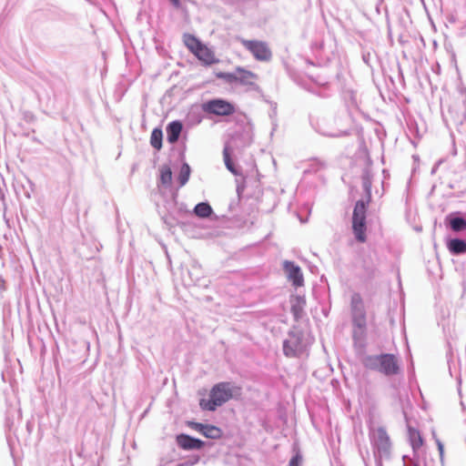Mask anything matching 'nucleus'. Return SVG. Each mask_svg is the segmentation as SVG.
Returning <instances> with one entry per match:
<instances>
[{
	"instance_id": "nucleus-21",
	"label": "nucleus",
	"mask_w": 466,
	"mask_h": 466,
	"mask_svg": "<svg viewBox=\"0 0 466 466\" xmlns=\"http://www.w3.org/2000/svg\"><path fill=\"white\" fill-rule=\"evenodd\" d=\"M194 214L198 218H207L213 214V209L208 202H200L195 206Z\"/></svg>"
},
{
	"instance_id": "nucleus-30",
	"label": "nucleus",
	"mask_w": 466,
	"mask_h": 466,
	"mask_svg": "<svg viewBox=\"0 0 466 466\" xmlns=\"http://www.w3.org/2000/svg\"><path fill=\"white\" fill-rule=\"evenodd\" d=\"M302 455L298 451L289 460V466H301Z\"/></svg>"
},
{
	"instance_id": "nucleus-12",
	"label": "nucleus",
	"mask_w": 466,
	"mask_h": 466,
	"mask_svg": "<svg viewBox=\"0 0 466 466\" xmlns=\"http://www.w3.org/2000/svg\"><path fill=\"white\" fill-rule=\"evenodd\" d=\"M177 443L178 447L187 451L200 450L204 446L201 440L184 433L177 436Z\"/></svg>"
},
{
	"instance_id": "nucleus-41",
	"label": "nucleus",
	"mask_w": 466,
	"mask_h": 466,
	"mask_svg": "<svg viewBox=\"0 0 466 466\" xmlns=\"http://www.w3.org/2000/svg\"><path fill=\"white\" fill-rule=\"evenodd\" d=\"M6 425H7L9 428L11 427V425H10V423H9V418H7V419H6Z\"/></svg>"
},
{
	"instance_id": "nucleus-38",
	"label": "nucleus",
	"mask_w": 466,
	"mask_h": 466,
	"mask_svg": "<svg viewBox=\"0 0 466 466\" xmlns=\"http://www.w3.org/2000/svg\"><path fill=\"white\" fill-rule=\"evenodd\" d=\"M28 183H29L30 187H31V191H34V187H35L34 183L32 181H30V180H28Z\"/></svg>"
},
{
	"instance_id": "nucleus-25",
	"label": "nucleus",
	"mask_w": 466,
	"mask_h": 466,
	"mask_svg": "<svg viewBox=\"0 0 466 466\" xmlns=\"http://www.w3.org/2000/svg\"><path fill=\"white\" fill-rule=\"evenodd\" d=\"M234 152L228 151V149H223V158L225 162L226 167L234 175H238L239 170L237 165L233 162L231 158V154Z\"/></svg>"
},
{
	"instance_id": "nucleus-36",
	"label": "nucleus",
	"mask_w": 466,
	"mask_h": 466,
	"mask_svg": "<svg viewBox=\"0 0 466 466\" xmlns=\"http://www.w3.org/2000/svg\"><path fill=\"white\" fill-rule=\"evenodd\" d=\"M292 350V349L289 346V341H288V340H284V342H283V350Z\"/></svg>"
},
{
	"instance_id": "nucleus-10",
	"label": "nucleus",
	"mask_w": 466,
	"mask_h": 466,
	"mask_svg": "<svg viewBox=\"0 0 466 466\" xmlns=\"http://www.w3.org/2000/svg\"><path fill=\"white\" fill-rule=\"evenodd\" d=\"M218 77L224 79L228 84L238 83L251 88L257 87L255 83L257 75L243 68H238L234 73H220Z\"/></svg>"
},
{
	"instance_id": "nucleus-26",
	"label": "nucleus",
	"mask_w": 466,
	"mask_h": 466,
	"mask_svg": "<svg viewBox=\"0 0 466 466\" xmlns=\"http://www.w3.org/2000/svg\"><path fill=\"white\" fill-rule=\"evenodd\" d=\"M162 139H163V132L160 128H154L151 137H150V144L151 146L159 150L162 147Z\"/></svg>"
},
{
	"instance_id": "nucleus-20",
	"label": "nucleus",
	"mask_w": 466,
	"mask_h": 466,
	"mask_svg": "<svg viewBox=\"0 0 466 466\" xmlns=\"http://www.w3.org/2000/svg\"><path fill=\"white\" fill-rule=\"evenodd\" d=\"M194 55L202 62L207 65H211L214 63V55L210 49H208L203 44L195 51Z\"/></svg>"
},
{
	"instance_id": "nucleus-42",
	"label": "nucleus",
	"mask_w": 466,
	"mask_h": 466,
	"mask_svg": "<svg viewBox=\"0 0 466 466\" xmlns=\"http://www.w3.org/2000/svg\"><path fill=\"white\" fill-rule=\"evenodd\" d=\"M404 339H405V343H406V348H407V350H409V345H408V343H407V339H406V337L404 338Z\"/></svg>"
},
{
	"instance_id": "nucleus-31",
	"label": "nucleus",
	"mask_w": 466,
	"mask_h": 466,
	"mask_svg": "<svg viewBox=\"0 0 466 466\" xmlns=\"http://www.w3.org/2000/svg\"><path fill=\"white\" fill-rule=\"evenodd\" d=\"M362 61L370 67H371V53L369 50L363 49L361 52Z\"/></svg>"
},
{
	"instance_id": "nucleus-33",
	"label": "nucleus",
	"mask_w": 466,
	"mask_h": 466,
	"mask_svg": "<svg viewBox=\"0 0 466 466\" xmlns=\"http://www.w3.org/2000/svg\"><path fill=\"white\" fill-rule=\"evenodd\" d=\"M433 439L435 440L436 445L438 447V451L440 453L441 461H443L444 456V446L443 443L437 438L436 434L433 432Z\"/></svg>"
},
{
	"instance_id": "nucleus-28",
	"label": "nucleus",
	"mask_w": 466,
	"mask_h": 466,
	"mask_svg": "<svg viewBox=\"0 0 466 466\" xmlns=\"http://www.w3.org/2000/svg\"><path fill=\"white\" fill-rule=\"evenodd\" d=\"M188 275L192 279V280L195 281V283L197 284L200 280V277L202 275L200 266H198L196 263L193 264L190 269H188Z\"/></svg>"
},
{
	"instance_id": "nucleus-6",
	"label": "nucleus",
	"mask_w": 466,
	"mask_h": 466,
	"mask_svg": "<svg viewBox=\"0 0 466 466\" xmlns=\"http://www.w3.org/2000/svg\"><path fill=\"white\" fill-rule=\"evenodd\" d=\"M366 210L367 204L364 200H358L352 214V230L355 238L363 243L366 241Z\"/></svg>"
},
{
	"instance_id": "nucleus-22",
	"label": "nucleus",
	"mask_w": 466,
	"mask_h": 466,
	"mask_svg": "<svg viewBox=\"0 0 466 466\" xmlns=\"http://www.w3.org/2000/svg\"><path fill=\"white\" fill-rule=\"evenodd\" d=\"M160 176H159V185H162L166 187H169L172 182V171L168 166H163L160 168Z\"/></svg>"
},
{
	"instance_id": "nucleus-39",
	"label": "nucleus",
	"mask_w": 466,
	"mask_h": 466,
	"mask_svg": "<svg viewBox=\"0 0 466 466\" xmlns=\"http://www.w3.org/2000/svg\"><path fill=\"white\" fill-rule=\"evenodd\" d=\"M25 196L27 198H31V193L29 191H25Z\"/></svg>"
},
{
	"instance_id": "nucleus-23",
	"label": "nucleus",
	"mask_w": 466,
	"mask_h": 466,
	"mask_svg": "<svg viewBox=\"0 0 466 466\" xmlns=\"http://www.w3.org/2000/svg\"><path fill=\"white\" fill-rule=\"evenodd\" d=\"M185 46L192 52L193 54L198 48L202 45V43L193 35L185 34L183 36Z\"/></svg>"
},
{
	"instance_id": "nucleus-14",
	"label": "nucleus",
	"mask_w": 466,
	"mask_h": 466,
	"mask_svg": "<svg viewBox=\"0 0 466 466\" xmlns=\"http://www.w3.org/2000/svg\"><path fill=\"white\" fill-rule=\"evenodd\" d=\"M191 427L208 439H219L222 434V431L218 427L209 424L191 422Z\"/></svg>"
},
{
	"instance_id": "nucleus-8",
	"label": "nucleus",
	"mask_w": 466,
	"mask_h": 466,
	"mask_svg": "<svg viewBox=\"0 0 466 466\" xmlns=\"http://www.w3.org/2000/svg\"><path fill=\"white\" fill-rule=\"evenodd\" d=\"M374 456L380 461L388 458L390 451V437L383 427H379L371 436Z\"/></svg>"
},
{
	"instance_id": "nucleus-40",
	"label": "nucleus",
	"mask_w": 466,
	"mask_h": 466,
	"mask_svg": "<svg viewBox=\"0 0 466 466\" xmlns=\"http://www.w3.org/2000/svg\"><path fill=\"white\" fill-rule=\"evenodd\" d=\"M451 357H452V352H451V351H450V352H449V355H448V361H450V359H451Z\"/></svg>"
},
{
	"instance_id": "nucleus-18",
	"label": "nucleus",
	"mask_w": 466,
	"mask_h": 466,
	"mask_svg": "<svg viewBox=\"0 0 466 466\" xmlns=\"http://www.w3.org/2000/svg\"><path fill=\"white\" fill-rule=\"evenodd\" d=\"M448 248L452 255H461L466 253V240L461 238H451L448 241Z\"/></svg>"
},
{
	"instance_id": "nucleus-16",
	"label": "nucleus",
	"mask_w": 466,
	"mask_h": 466,
	"mask_svg": "<svg viewBox=\"0 0 466 466\" xmlns=\"http://www.w3.org/2000/svg\"><path fill=\"white\" fill-rule=\"evenodd\" d=\"M305 305L306 300L302 296H295L291 299V313L295 320L298 321L303 317Z\"/></svg>"
},
{
	"instance_id": "nucleus-1",
	"label": "nucleus",
	"mask_w": 466,
	"mask_h": 466,
	"mask_svg": "<svg viewBox=\"0 0 466 466\" xmlns=\"http://www.w3.org/2000/svg\"><path fill=\"white\" fill-rule=\"evenodd\" d=\"M351 337L356 350H365L376 340L374 329L368 325L364 301L360 293L350 299Z\"/></svg>"
},
{
	"instance_id": "nucleus-35",
	"label": "nucleus",
	"mask_w": 466,
	"mask_h": 466,
	"mask_svg": "<svg viewBox=\"0 0 466 466\" xmlns=\"http://www.w3.org/2000/svg\"><path fill=\"white\" fill-rule=\"evenodd\" d=\"M170 2L172 3V5L175 7H179L180 6V0H170Z\"/></svg>"
},
{
	"instance_id": "nucleus-5",
	"label": "nucleus",
	"mask_w": 466,
	"mask_h": 466,
	"mask_svg": "<svg viewBox=\"0 0 466 466\" xmlns=\"http://www.w3.org/2000/svg\"><path fill=\"white\" fill-rule=\"evenodd\" d=\"M340 119L320 117L312 122L315 130L322 136L329 137H341L350 135V132L340 127Z\"/></svg>"
},
{
	"instance_id": "nucleus-43",
	"label": "nucleus",
	"mask_w": 466,
	"mask_h": 466,
	"mask_svg": "<svg viewBox=\"0 0 466 466\" xmlns=\"http://www.w3.org/2000/svg\"><path fill=\"white\" fill-rule=\"evenodd\" d=\"M465 118H466V115H465Z\"/></svg>"
},
{
	"instance_id": "nucleus-27",
	"label": "nucleus",
	"mask_w": 466,
	"mask_h": 466,
	"mask_svg": "<svg viewBox=\"0 0 466 466\" xmlns=\"http://www.w3.org/2000/svg\"><path fill=\"white\" fill-rule=\"evenodd\" d=\"M191 168L187 163H183L178 175L179 187H183L189 179Z\"/></svg>"
},
{
	"instance_id": "nucleus-37",
	"label": "nucleus",
	"mask_w": 466,
	"mask_h": 466,
	"mask_svg": "<svg viewBox=\"0 0 466 466\" xmlns=\"http://www.w3.org/2000/svg\"><path fill=\"white\" fill-rule=\"evenodd\" d=\"M350 99L352 101V104L356 105L355 94L352 91H350Z\"/></svg>"
},
{
	"instance_id": "nucleus-15",
	"label": "nucleus",
	"mask_w": 466,
	"mask_h": 466,
	"mask_svg": "<svg viewBox=\"0 0 466 466\" xmlns=\"http://www.w3.org/2000/svg\"><path fill=\"white\" fill-rule=\"evenodd\" d=\"M183 125L179 120L170 122L166 128L167 139L170 144H176L181 135Z\"/></svg>"
},
{
	"instance_id": "nucleus-24",
	"label": "nucleus",
	"mask_w": 466,
	"mask_h": 466,
	"mask_svg": "<svg viewBox=\"0 0 466 466\" xmlns=\"http://www.w3.org/2000/svg\"><path fill=\"white\" fill-rule=\"evenodd\" d=\"M176 198H177V194L173 193L171 195L170 199L166 201L165 208H166V209L167 211V214H165V215L162 216V218L164 219L165 223H167V220H168L169 217H173L174 213L176 212V209H177V208H176V205H177Z\"/></svg>"
},
{
	"instance_id": "nucleus-2",
	"label": "nucleus",
	"mask_w": 466,
	"mask_h": 466,
	"mask_svg": "<svg viewBox=\"0 0 466 466\" xmlns=\"http://www.w3.org/2000/svg\"><path fill=\"white\" fill-rule=\"evenodd\" d=\"M241 393V387L234 382H218L211 388L208 399H201L199 400V406L203 410L215 411L228 400H238Z\"/></svg>"
},
{
	"instance_id": "nucleus-34",
	"label": "nucleus",
	"mask_w": 466,
	"mask_h": 466,
	"mask_svg": "<svg viewBox=\"0 0 466 466\" xmlns=\"http://www.w3.org/2000/svg\"><path fill=\"white\" fill-rule=\"evenodd\" d=\"M298 351H284V354L289 357V358H292V357H298L299 355L297 354Z\"/></svg>"
},
{
	"instance_id": "nucleus-11",
	"label": "nucleus",
	"mask_w": 466,
	"mask_h": 466,
	"mask_svg": "<svg viewBox=\"0 0 466 466\" xmlns=\"http://www.w3.org/2000/svg\"><path fill=\"white\" fill-rule=\"evenodd\" d=\"M283 268L293 286L301 287L303 285L304 279L299 266L292 261L286 260L283 263Z\"/></svg>"
},
{
	"instance_id": "nucleus-17",
	"label": "nucleus",
	"mask_w": 466,
	"mask_h": 466,
	"mask_svg": "<svg viewBox=\"0 0 466 466\" xmlns=\"http://www.w3.org/2000/svg\"><path fill=\"white\" fill-rule=\"evenodd\" d=\"M372 173L369 168H365L361 175L362 187L366 196L365 203L368 205L371 200Z\"/></svg>"
},
{
	"instance_id": "nucleus-3",
	"label": "nucleus",
	"mask_w": 466,
	"mask_h": 466,
	"mask_svg": "<svg viewBox=\"0 0 466 466\" xmlns=\"http://www.w3.org/2000/svg\"><path fill=\"white\" fill-rule=\"evenodd\" d=\"M361 362L366 369L379 371L386 376L399 372L398 361L393 354L382 353L377 356L361 355Z\"/></svg>"
},
{
	"instance_id": "nucleus-13",
	"label": "nucleus",
	"mask_w": 466,
	"mask_h": 466,
	"mask_svg": "<svg viewBox=\"0 0 466 466\" xmlns=\"http://www.w3.org/2000/svg\"><path fill=\"white\" fill-rule=\"evenodd\" d=\"M204 113L203 104L192 106L185 118L187 126L192 127L199 125L204 118Z\"/></svg>"
},
{
	"instance_id": "nucleus-29",
	"label": "nucleus",
	"mask_w": 466,
	"mask_h": 466,
	"mask_svg": "<svg viewBox=\"0 0 466 466\" xmlns=\"http://www.w3.org/2000/svg\"><path fill=\"white\" fill-rule=\"evenodd\" d=\"M410 439L413 449H418L422 445V438L419 432H410Z\"/></svg>"
},
{
	"instance_id": "nucleus-32",
	"label": "nucleus",
	"mask_w": 466,
	"mask_h": 466,
	"mask_svg": "<svg viewBox=\"0 0 466 466\" xmlns=\"http://www.w3.org/2000/svg\"><path fill=\"white\" fill-rule=\"evenodd\" d=\"M330 94H331V91H330L329 86L328 84H324L320 87V90L317 93L318 96H322V97H328L330 96Z\"/></svg>"
},
{
	"instance_id": "nucleus-4",
	"label": "nucleus",
	"mask_w": 466,
	"mask_h": 466,
	"mask_svg": "<svg viewBox=\"0 0 466 466\" xmlns=\"http://www.w3.org/2000/svg\"><path fill=\"white\" fill-rule=\"evenodd\" d=\"M252 127L249 124L238 127L226 141L224 149L231 152L241 151L252 142Z\"/></svg>"
},
{
	"instance_id": "nucleus-19",
	"label": "nucleus",
	"mask_w": 466,
	"mask_h": 466,
	"mask_svg": "<svg viewBox=\"0 0 466 466\" xmlns=\"http://www.w3.org/2000/svg\"><path fill=\"white\" fill-rule=\"evenodd\" d=\"M449 227L454 232H461L466 229V219L458 215H450L447 217Z\"/></svg>"
},
{
	"instance_id": "nucleus-9",
	"label": "nucleus",
	"mask_w": 466,
	"mask_h": 466,
	"mask_svg": "<svg viewBox=\"0 0 466 466\" xmlns=\"http://www.w3.org/2000/svg\"><path fill=\"white\" fill-rule=\"evenodd\" d=\"M205 113L218 116H229L236 112L235 105L222 98H214L203 103Z\"/></svg>"
},
{
	"instance_id": "nucleus-7",
	"label": "nucleus",
	"mask_w": 466,
	"mask_h": 466,
	"mask_svg": "<svg viewBox=\"0 0 466 466\" xmlns=\"http://www.w3.org/2000/svg\"><path fill=\"white\" fill-rule=\"evenodd\" d=\"M242 46L248 50L256 60L260 62H269L272 58V51L268 44L260 40L239 39Z\"/></svg>"
}]
</instances>
